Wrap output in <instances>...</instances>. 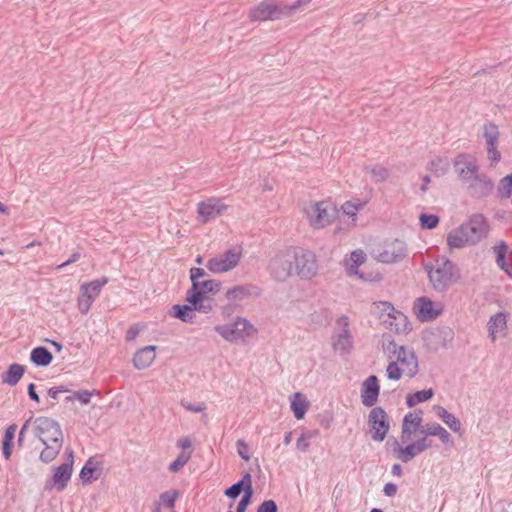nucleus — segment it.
<instances>
[{
  "instance_id": "f257e3e1",
  "label": "nucleus",
  "mask_w": 512,
  "mask_h": 512,
  "mask_svg": "<svg viewBox=\"0 0 512 512\" xmlns=\"http://www.w3.org/2000/svg\"><path fill=\"white\" fill-rule=\"evenodd\" d=\"M489 230V222L483 214H472L467 221L447 234V245L450 249L476 245L487 238Z\"/></svg>"
},
{
  "instance_id": "f03ea898",
  "label": "nucleus",
  "mask_w": 512,
  "mask_h": 512,
  "mask_svg": "<svg viewBox=\"0 0 512 512\" xmlns=\"http://www.w3.org/2000/svg\"><path fill=\"white\" fill-rule=\"evenodd\" d=\"M437 267L432 264L424 266L432 287L438 292H445L450 285L456 283L460 277V269L448 258L437 259Z\"/></svg>"
},
{
  "instance_id": "7ed1b4c3",
  "label": "nucleus",
  "mask_w": 512,
  "mask_h": 512,
  "mask_svg": "<svg viewBox=\"0 0 512 512\" xmlns=\"http://www.w3.org/2000/svg\"><path fill=\"white\" fill-rule=\"evenodd\" d=\"M374 305L380 312L382 324L389 331L396 334H408L412 330L408 317L403 312L396 310L391 302L379 301Z\"/></svg>"
},
{
  "instance_id": "20e7f679",
  "label": "nucleus",
  "mask_w": 512,
  "mask_h": 512,
  "mask_svg": "<svg viewBox=\"0 0 512 512\" xmlns=\"http://www.w3.org/2000/svg\"><path fill=\"white\" fill-rule=\"evenodd\" d=\"M248 18L252 22L276 21L287 18L285 2L283 0H262L250 8Z\"/></svg>"
},
{
  "instance_id": "39448f33",
  "label": "nucleus",
  "mask_w": 512,
  "mask_h": 512,
  "mask_svg": "<svg viewBox=\"0 0 512 512\" xmlns=\"http://www.w3.org/2000/svg\"><path fill=\"white\" fill-rule=\"evenodd\" d=\"M214 330L230 343H237L257 333V329L250 321L240 316L236 317L232 323L216 325Z\"/></svg>"
},
{
  "instance_id": "423d86ee",
  "label": "nucleus",
  "mask_w": 512,
  "mask_h": 512,
  "mask_svg": "<svg viewBox=\"0 0 512 512\" xmlns=\"http://www.w3.org/2000/svg\"><path fill=\"white\" fill-rule=\"evenodd\" d=\"M74 465V452L67 448L64 453V462L59 466L52 468V476L45 482V490H52L54 487L58 491H63L72 476Z\"/></svg>"
},
{
  "instance_id": "0eeeda50",
  "label": "nucleus",
  "mask_w": 512,
  "mask_h": 512,
  "mask_svg": "<svg viewBox=\"0 0 512 512\" xmlns=\"http://www.w3.org/2000/svg\"><path fill=\"white\" fill-rule=\"evenodd\" d=\"M297 259L295 248L280 252L270 263L271 276L279 282L285 281L294 274V262Z\"/></svg>"
},
{
  "instance_id": "6e6552de",
  "label": "nucleus",
  "mask_w": 512,
  "mask_h": 512,
  "mask_svg": "<svg viewBox=\"0 0 512 512\" xmlns=\"http://www.w3.org/2000/svg\"><path fill=\"white\" fill-rule=\"evenodd\" d=\"M33 424V434L41 443L45 441L57 443V440L63 436L60 424L52 418L40 416L34 419Z\"/></svg>"
},
{
  "instance_id": "1a4fd4ad",
  "label": "nucleus",
  "mask_w": 512,
  "mask_h": 512,
  "mask_svg": "<svg viewBox=\"0 0 512 512\" xmlns=\"http://www.w3.org/2000/svg\"><path fill=\"white\" fill-rule=\"evenodd\" d=\"M368 426L372 440L382 442L390 430V422L386 411L378 406L372 408L368 415Z\"/></svg>"
},
{
  "instance_id": "9d476101",
  "label": "nucleus",
  "mask_w": 512,
  "mask_h": 512,
  "mask_svg": "<svg viewBox=\"0 0 512 512\" xmlns=\"http://www.w3.org/2000/svg\"><path fill=\"white\" fill-rule=\"evenodd\" d=\"M297 259L294 262V274L301 279H311L317 274L318 263L314 252L306 249H297Z\"/></svg>"
},
{
  "instance_id": "9b49d317",
  "label": "nucleus",
  "mask_w": 512,
  "mask_h": 512,
  "mask_svg": "<svg viewBox=\"0 0 512 512\" xmlns=\"http://www.w3.org/2000/svg\"><path fill=\"white\" fill-rule=\"evenodd\" d=\"M338 213L336 205L330 200L315 202L312 206L310 223L315 228H324L331 224Z\"/></svg>"
},
{
  "instance_id": "f8f14e48",
  "label": "nucleus",
  "mask_w": 512,
  "mask_h": 512,
  "mask_svg": "<svg viewBox=\"0 0 512 512\" xmlns=\"http://www.w3.org/2000/svg\"><path fill=\"white\" fill-rule=\"evenodd\" d=\"M241 255V249L229 248L222 255L210 258L206 267L212 273L228 272L238 265Z\"/></svg>"
},
{
  "instance_id": "ddd939ff",
  "label": "nucleus",
  "mask_w": 512,
  "mask_h": 512,
  "mask_svg": "<svg viewBox=\"0 0 512 512\" xmlns=\"http://www.w3.org/2000/svg\"><path fill=\"white\" fill-rule=\"evenodd\" d=\"M443 305L427 296H421L414 302L413 311L420 322H430L443 313Z\"/></svg>"
},
{
  "instance_id": "4468645a",
  "label": "nucleus",
  "mask_w": 512,
  "mask_h": 512,
  "mask_svg": "<svg viewBox=\"0 0 512 512\" xmlns=\"http://www.w3.org/2000/svg\"><path fill=\"white\" fill-rule=\"evenodd\" d=\"M228 206L224 204L221 199L208 198L198 203L197 213L198 220L201 223H207L212 219H215L227 210Z\"/></svg>"
},
{
  "instance_id": "2eb2a0df",
  "label": "nucleus",
  "mask_w": 512,
  "mask_h": 512,
  "mask_svg": "<svg viewBox=\"0 0 512 512\" xmlns=\"http://www.w3.org/2000/svg\"><path fill=\"white\" fill-rule=\"evenodd\" d=\"M455 333L449 326H439L426 331L424 334V341L434 350L440 347H447L454 339Z\"/></svg>"
},
{
  "instance_id": "dca6fc26",
  "label": "nucleus",
  "mask_w": 512,
  "mask_h": 512,
  "mask_svg": "<svg viewBox=\"0 0 512 512\" xmlns=\"http://www.w3.org/2000/svg\"><path fill=\"white\" fill-rule=\"evenodd\" d=\"M406 251V244L399 239H394L384 243L378 254V260L387 264L396 263L406 256Z\"/></svg>"
},
{
  "instance_id": "f3484780",
  "label": "nucleus",
  "mask_w": 512,
  "mask_h": 512,
  "mask_svg": "<svg viewBox=\"0 0 512 512\" xmlns=\"http://www.w3.org/2000/svg\"><path fill=\"white\" fill-rule=\"evenodd\" d=\"M361 402L366 407H373L380 394L379 379L376 375L368 376L362 383L360 391Z\"/></svg>"
},
{
  "instance_id": "a211bd4d",
  "label": "nucleus",
  "mask_w": 512,
  "mask_h": 512,
  "mask_svg": "<svg viewBox=\"0 0 512 512\" xmlns=\"http://www.w3.org/2000/svg\"><path fill=\"white\" fill-rule=\"evenodd\" d=\"M454 168L457 175L462 179H472L478 173L479 166L469 154L461 153L455 157Z\"/></svg>"
},
{
  "instance_id": "6ab92c4d",
  "label": "nucleus",
  "mask_w": 512,
  "mask_h": 512,
  "mask_svg": "<svg viewBox=\"0 0 512 512\" xmlns=\"http://www.w3.org/2000/svg\"><path fill=\"white\" fill-rule=\"evenodd\" d=\"M422 415L423 411L418 410L415 412V415L409 412L403 417L400 436L402 443H407L411 436L422 428Z\"/></svg>"
},
{
  "instance_id": "aec40b11",
  "label": "nucleus",
  "mask_w": 512,
  "mask_h": 512,
  "mask_svg": "<svg viewBox=\"0 0 512 512\" xmlns=\"http://www.w3.org/2000/svg\"><path fill=\"white\" fill-rule=\"evenodd\" d=\"M387 445H391L393 455L401 460L403 463H408L413 460L421 451L417 447L415 441L408 443L406 446H401L395 437H390Z\"/></svg>"
},
{
  "instance_id": "412c9836",
  "label": "nucleus",
  "mask_w": 512,
  "mask_h": 512,
  "mask_svg": "<svg viewBox=\"0 0 512 512\" xmlns=\"http://www.w3.org/2000/svg\"><path fill=\"white\" fill-rule=\"evenodd\" d=\"M241 493L254 494L252 476L248 471H243L241 479L224 490V495L232 500L237 499Z\"/></svg>"
},
{
  "instance_id": "4be33fe9",
  "label": "nucleus",
  "mask_w": 512,
  "mask_h": 512,
  "mask_svg": "<svg viewBox=\"0 0 512 512\" xmlns=\"http://www.w3.org/2000/svg\"><path fill=\"white\" fill-rule=\"evenodd\" d=\"M221 285L222 283L215 279L194 283V286L188 289L186 296L209 298L208 295H216L220 291Z\"/></svg>"
},
{
  "instance_id": "5701e85b",
  "label": "nucleus",
  "mask_w": 512,
  "mask_h": 512,
  "mask_svg": "<svg viewBox=\"0 0 512 512\" xmlns=\"http://www.w3.org/2000/svg\"><path fill=\"white\" fill-rule=\"evenodd\" d=\"M155 345H148L138 349L133 356V365L138 370L148 368L156 357Z\"/></svg>"
},
{
  "instance_id": "b1692460",
  "label": "nucleus",
  "mask_w": 512,
  "mask_h": 512,
  "mask_svg": "<svg viewBox=\"0 0 512 512\" xmlns=\"http://www.w3.org/2000/svg\"><path fill=\"white\" fill-rule=\"evenodd\" d=\"M508 244L501 240L497 245L492 247L495 254V261L500 270H502L507 276L512 278V264L508 262L506 255L508 253Z\"/></svg>"
},
{
  "instance_id": "393cba45",
  "label": "nucleus",
  "mask_w": 512,
  "mask_h": 512,
  "mask_svg": "<svg viewBox=\"0 0 512 512\" xmlns=\"http://www.w3.org/2000/svg\"><path fill=\"white\" fill-rule=\"evenodd\" d=\"M169 315L184 323H194L196 317L193 304H175L171 307Z\"/></svg>"
},
{
  "instance_id": "a878e982",
  "label": "nucleus",
  "mask_w": 512,
  "mask_h": 512,
  "mask_svg": "<svg viewBox=\"0 0 512 512\" xmlns=\"http://www.w3.org/2000/svg\"><path fill=\"white\" fill-rule=\"evenodd\" d=\"M436 415L455 433H459L460 436L463 434L464 430L462 429V424L460 420L454 416V414L450 413L444 407L440 405H434L433 407Z\"/></svg>"
},
{
  "instance_id": "bb28decb",
  "label": "nucleus",
  "mask_w": 512,
  "mask_h": 512,
  "mask_svg": "<svg viewBox=\"0 0 512 512\" xmlns=\"http://www.w3.org/2000/svg\"><path fill=\"white\" fill-rule=\"evenodd\" d=\"M53 359V354L45 346H36L30 352V361L36 367H47Z\"/></svg>"
},
{
  "instance_id": "cd10ccee",
  "label": "nucleus",
  "mask_w": 512,
  "mask_h": 512,
  "mask_svg": "<svg viewBox=\"0 0 512 512\" xmlns=\"http://www.w3.org/2000/svg\"><path fill=\"white\" fill-rule=\"evenodd\" d=\"M26 372V366L19 363H12L2 374V382L13 387L18 384Z\"/></svg>"
},
{
  "instance_id": "c85d7f7f",
  "label": "nucleus",
  "mask_w": 512,
  "mask_h": 512,
  "mask_svg": "<svg viewBox=\"0 0 512 512\" xmlns=\"http://www.w3.org/2000/svg\"><path fill=\"white\" fill-rule=\"evenodd\" d=\"M333 348L342 355L351 352L353 348V338L349 329H342L336 337H333Z\"/></svg>"
},
{
  "instance_id": "c756f323",
  "label": "nucleus",
  "mask_w": 512,
  "mask_h": 512,
  "mask_svg": "<svg viewBox=\"0 0 512 512\" xmlns=\"http://www.w3.org/2000/svg\"><path fill=\"white\" fill-rule=\"evenodd\" d=\"M290 408L297 420H301L305 417V414L309 408V402L301 392H295L290 401Z\"/></svg>"
},
{
  "instance_id": "7c9ffc66",
  "label": "nucleus",
  "mask_w": 512,
  "mask_h": 512,
  "mask_svg": "<svg viewBox=\"0 0 512 512\" xmlns=\"http://www.w3.org/2000/svg\"><path fill=\"white\" fill-rule=\"evenodd\" d=\"M100 468V463L94 457H89L80 470L79 477L83 484H89L99 478L96 471Z\"/></svg>"
},
{
  "instance_id": "2f4dec72",
  "label": "nucleus",
  "mask_w": 512,
  "mask_h": 512,
  "mask_svg": "<svg viewBox=\"0 0 512 512\" xmlns=\"http://www.w3.org/2000/svg\"><path fill=\"white\" fill-rule=\"evenodd\" d=\"M64 437L61 436L60 440H57V443H51L50 441H45L42 443L44 445L43 450L39 455V459L41 462L48 464L52 462L59 455L62 445H63Z\"/></svg>"
},
{
  "instance_id": "473e14b6",
  "label": "nucleus",
  "mask_w": 512,
  "mask_h": 512,
  "mask_svg": "<svg viewBox=\"0 0 512 512\" xmlns=\"http://www.w3.org/2000/svg\"><path fill=\"white\" fill-rule=\"evenodd\" d=\"M17 430L16 424L9 425L3 434L2 441H1V449L3 457L6 460H9L11 458L13 447H14V439H15V433Z\"/></svg>"
},
{
  "instance_id": "72a5a7b5",
  "label": "nucleus",
  "mask_w": 512,
  "mask_h": 512,
  "mask_svg": "<svg viewBox=\"0 0 512 512\" xmlns=\"http://www.w3.org/2000/svg\"><path fill=\"white\" fill-rule=\"evenodd\" d=\"M109 279L106 276L95 279L93 281L84 283L80 286V292L83 295L91 296L93 299H96L100 294L103 286L108 283Z\"/></svg>"
},
{
  "instance_id": "f704fd0d",
  "label": "nucleus",
  "mask_w": 512,
  "mask_h": 512,
  "mask_svg": "<svg viewBox=\"0 0 512 512\" xmlns=\"http://www.w3.org/2000/svg\"><path fill=\"white\" fill-rule=\"evenodd\" d=\"M434 394L433 388L410 392L406 395V405L412 408L419 403L429 401L433 398Z\"/></svg>"
},
{
  "instance_id": "c9c22d12",
  "label": "nucleus",
  "mask_w": 512,
  "mask_h": 512,
  "mask_svg": "<svg viewBox=\"0 0 512 512\" xmlns=\"http://www.w3.org/2000/svg\"><path fill=\"white\" fill-rule=\"evenodd\" d=\"M253 285H236L228 289L225 293V297L229 301H242L252 295Z\"/></svg>"
},
{
  "instance_id": "e433bc0d",
  "label": "nucleus",
  "mask_w": 512,
  "mask_h": 512,
  "mask_svg": "<svg viewBox=\"0 0 512 512\" xmlns=\"http://www.w3.org/2000/svg\"><path fill=\"white\" fill-rule=\"evenodd\" d=\"M472 179L479 182V186L476 190V196L478 198H484L489 196L494 189V182L486 174H475Z\"/></svg>"
},
{
  "instance_id": "4c0bfd02",
  "label": "nucleus",
  "mask_w": 512,
  "mask_h": 512,
  "mask_svg": "<svg viewBox=\"0 0 512 512\" xmlns=\"http://www.w3.org/2000/svg\"><path fill=\"white\" fill-rule=\"evenodd\" d=\"M487 325L490 336L493 340H495V334L506 328V314L504 312H497L490 317Z\"/></svg>"
},
{
  "instance_id": "58836bf2",
  "label": "nucleus",
  "mask_w": 512,
  "mask_h": 512,
  "mask_svg": "<svg viewBox=\"0 0 512 512\" xmlns=\"http://www.w3.org/2000/svg\"><path fill=\"white\" fill-rule=\"evenodd\" d=\"M399 363H401L403 366L407 369V375L410 378L415 377L419 372V363L416 353L413 349L409 350V354L407 357H401L399 358Z\"/></svg>"
},
{
  "instance_id": "ea45409f",
  "label": "nucleus",
  "mask_w": 512,
  "mask_h": 512,
  "mask_svg": "<svg viewBox=\"0 0 512 512\" xmlns=\"http://www.w3.org/2000/svg\"><path fill=\"white\" fill-rule=\"evenodd\" d=\"M512 196V177L510 174L501 178L497 185L496 197L500 200L508 199Z\"/></svg>"
},
{
  "instance_id": "a19ab883",
  "label": "nucleus",
  "mask_w": 512,
  "mask_h": 512,
  "mask_svg": "<svg viewBox=\"0 0 512 512\" xmlns=\"http://www.w3.org/2000/svg\"><path fill=\"white\" fill-rule=\"evenodd\" d=\"M449 167L450 163L448 159L441 157L431 160L427 165V169L437 177L445 175L448 172Z\"/></svg>"
},
{
  "instance_id": "79ce46f5",
  "label": "nucleus",
  "mask_w": 512,
  "mask_h": 512,
  "mask_svg": "<svg viewBox=\"0 0 512 512\" xmlns=\"http://www.w3.org/2000/svg\"><path fill=\"white\" fill-rule=\"evenodd\" d=\"M483 136L486 140V145H498L499 129L494 122H486L483 125Z\"/></svg>"
},
{
  "instance_id": "37998d69",
  "label": "nucleus",
  "mask_w": 512,
  "mask_h": 512,
  "mask_svg": "<svg viewBox=\"0 0 512 512\" xmlns=\"http://www.w3.org/2000/svg\"><path fill=\"white\" fill-rule=\"evenodd\" d=\"M209 298L196 297V296H186L185 301L187 303L194 305L195 312L200 313H209L212 311L213 307L210 303H206Z\"/></svg>"
},
{
  "instance_id": "c03bdc74",
  "label": "nucleus",
  "mask_w": 512,
  "mask_h": 512,
  "mask_svg": "<svg viewBox=\"0 0 512 512\" xmlns=\"http://www.w3.org/2000/svg\"><path fill=\"white\" fill-rule=\"evenodd\" d=\"M419 223L422 229H435L440 223V217L433 213H421Z\"/></svg>"
},
{
  "instance_id": "a18cd8bd",
  "label": "nucleus",
  "mask_w": 512,
  "mask_h": 512,
  "mask_svg": "<svg viewBox=\"0 0 512 512\" xmlns=\"http://www.w3.org/2000/svg\"><path fill=\"white\" fill-rule=\"evenodd\" d=\"M192 454V450H190L188 453L182 451L178 454L175 460H173L169 466L168 470L172 473L179 472L190 460Z\"/></svg>"
},
{
  "instance_id": "49530a36",
  "label": "nucleus",
  "mask_w": 512,
  "mask_h": 512,
  "mask_svg": "<svg viewBox=\"0 0 512 512\" xmlns=\"http://www.w3.org/2000/svg\"><path fill=\"white\" fill-rule=\"evenodd\" d=\"M365 206V202H352V201H346L342 206L341 209L345 215H347L349 218L353 220V222L356 221L357 213L362 210Z\"/></svg>"
},
{
  "instance_id": "de8ad7c7",
  "label": "nucleus",
  "mask_w": 512,
  "mask_h": 512,
  "mask_svg": "<svg viewBox=\"0 0 512 512\" xmlns=\"http://www.w3.org/2000/svg\"><path fill=\"white\" fill-rule=\"evenodd\" d=\"M399 346L400 345H397L390 333H384L382 335V349L385 353L388 354L389 358H392L396 355Z\"/></svg>"
},
{
  "instance_id": "09e8293b",
  "label": "nucleus",
  "mask_w": 512,
  "mask_h": 512,
  "mask_svg": "<svg viewBox=\"0 0 512 512\" xmlns=\"http://www.w3.org/2000/svg\"><path fill=\"white\" fill-rule=\"evenodd\" d=\"M180 492L176 489L168 490L162 492L159 496L160 505L163 504L165 507L174 510L175 503L177 498L179 497Z\"/></svg>"
},
{
  "instance_id": "8fccbe9b",
  "label": "nucleus",
  "mask_w": 512,
  "mask_h": 512,
  "mask_svg": "<svg viewBox=\"0 0 512 512\" xmlns=\"http://www.w3.org/2000/svg\"><path fill=\"white\" fill-rule=\"evenodd\" d=\"M311 2H312V0H296L291 4L285 3L286 17L287 18L293 17L298 11L304 9Z\"/></svg>"
},
{
  "instance_id": "3c124183",
  "label": "nucleus",
  "mask_w": 512,
  "mask_h": 512,
  "mask_svg": "<svg viewBox=\"0 0 512 512\" xmlns=\"http://www.w3.org/2000/svg\"><path fill=\"white\" fill-rule=\"evenodd\" d=\"M403 374V369L400 368L397 361H390L386 368L387 378L393 381H398L401 379Z\"/></svg>"
},
{
  "instance_id": "603ef678",
  "label": "nucleus",
  "mask_w": 512,
  "mask_h": 512,
  "mask_svg": "<svg viewBox=\"0 0 512 512\" xmlns=\"http://www.w3.org/2000/svg\"><path fill=\"white\" fill-rule=\"evenodd\" d=\"M359 267L355 264H350L347 267V272L349 275H357L360 279L370 282H379L382 279V275L380 273H376L374 278L365 277L364 272L359 271Z\"/></svg>"
},
{
  "instance_id": "864d4df0",
  "label": "nucleus",
  "mask_w": 512,
  "mask_h": 512,
  "mask_svg": "<svg viewBox=\"0 0 512 512\" xmlns=\"http://www.w3.org/2000/svg\"><path fill=\"white\" fill-rule=\"evenodd\" d=\"M94 300L95 299H93L91 296L83 295L80 292V295L78 297V309L80 310V312L82 314H87Z\"/></svg>"
},
{
  "instance_id": "5fc2aeb1",
  "label": "nucleus",
  "mask_w": 512,
  "mask_h": 512,
  "mask_svg": "<svg viewBox=\"0 0 512 512\" xmlns=\"http://www.w3.org/2000/svg\"><path fill=\"white\" fill-rule=\"evenodd\" d=\"M236 449H237V453L241 459H243L244 461L250 460L249 446L245 440L238 439L236 441Z\"/></svg>"
},
{
  "instance_id": "6e6d98bb",
  "label": "nucleus",
  "mask_w": 512,
  "mask_h": 512,
  "mask_svg": "<svg viewBox=\"0 0 512 512\" xmlns=\"http://www.w3.org/2000/svg\"><path fill=\"white\" fill-rule=\"evenodd\" d=\"M370 172L376 182L385 181L389 176V171L386 168L381 167V166H375V167L371 168Z\"/></svg>"
},
{
  "instance_id": "4d7b16f0",
  "label": "nucleus",
  "mask_w": 512,
  "mask_h": 512,
  "mask_svg": "<svg viewBox=\"0 0 512 512\" xmlns=\"http://www.w3.org/2000/svg\"><path fill=\"white\" fill-rule=\"evenodd\" d=\"M256 512H278L277 503L273 499L264 500L258 505Z\"/></svg>"
},
{
  "instance_id": "13d9d810",
  "label": "nucleus",
  "mask_w": 512,
  "mask_h": 512,
  "mask_svg": "<svg viewBox=\"0 0 512 512\" xmlns=\"http://www.w3.org/2000/svg\"><path fill=\"white\" fill-rule=\"evenodd\" d=\"M487 156L491 161V165H496L501 160V153L497 149V145H487Z\"/></svg>"
},
{
  "instance_id": "bf43d9fd",
  "label": "nucleus",
  "mask_w": 512,
  "mask_h": 512,
  "mask_svg": "<svg viewBox=\"0 0 512 512\" xmlns=\"http://www.w3.org/2000/svg\"><path fill=\"white\" fill-rule=\"evenodd\" d=\"M253 495L254 494L248 493L243 494L236 506L235 512H246L248 506L252 503Z\"/></svg>"
},
{
  "instance_id": "052dcab7",
  "label": "nucleus",
  "mask_w": 512,
  "mask_h": 512,
  "mask_svg": "<svg viewBox=\"0 0 512 512\" xmlns=\"http://www.w3.org/2000/svg\"><path fill=\"white\" fill-rule=\"evenodd\" d=\"M95 390L88 391V390H79L73 393V397H75L81 404L87 405L90 403L91 396Z\"/></svg>"
},
{
  "instance_id": "680f3d73",
  "label": "nucleus",
  "mask_w": 512,
  "mask_h": 512,
  "mask_svg": "<svg viewBox=\"0 0 512 512\" xmlns=\"http://www.w3.org/2000/svg\"><path fill=\"white\" fill-rule=\"evenodd\" d=\"M191 286H194V283H199V279L206 275V272L201 267H192L189 271Z\"/></svg>"
},
{
  "instance_id": "e2e57ef3",
  "label": "nucleus",
  "mask_w": 512,
  "mask_h": 512,
  "mask_svg": "<svg viewBox=\"0 0 512 512\" xmlns=\"http://www.w3.org/2000/svg\"><path fill=\"white\" fill-rule=\"evenodd\" d=\"M310 438H312V435H307V433H302L296 442L297 449L302 452L308 451L309 447H310L308 439H310Z\"/></svg>"
},
{
  "instance_id": "0e129e2a",
  "label": "nucleus",
  "mask_w": 512,
  "mask_h": 512,
  "mask_svg": "<svg viewBox=\"0 0 512 512\" xmlns=\"http://www.w3.org/2000/svg\"><path fill=\"white\" fill-rule=\"evenodd\" d=\"M350 260L351 264L361 266L366 260V254L361 249L354 250L351 253Z\"/></svg>"
},
{
  "instance_id": "69168bd1",
  "label": "nucleus",
  "mask_w": 512,
  "mask_h": 512,
  "mask_svg": "<svg viewBox=\"0 0 512 512\" xmlns=\"http://www.w3.org/2000/svg\"><path fill=\"white\" fill-rule=\"evenodd\" d=\"M34 421L33 416H30L22 425L17 439L18 446L22 447L24 444V439L26 435V431L29 428L30 424Z\"/></svg>"
},
{
  "instance_id": "338daca9",
  "label": "nucleus",
  "mask_w": 512,
  "mask_h": 512,
  "mask_svg": "<svg viewBox=\"0 0 512 512\" xmlns=\"http://www.w3.org/2000/svg\"><path fill=\"white\" fill-rule=\"evenodd\" d=\"M66 392H70V389L64 385L54 386L47 390L48 396L52 399H57L60 393Z\"/></svg>"
},
{
  "instance_id": "774afa93",
  "label": "nucleus",
  "mask_w": 512,
  "mask_h": 512,
  "mask_svg": "<svg viewBox=\"0 0 512 512\" xmlns=\"http://www.w3.org/2000/svg\"><path fill=\"white\" fill-rule=\"evenodd\" d=\"M442 429V426L437 422H430L426 424V436H437Z\"/></svg>"
}]
</instances>
